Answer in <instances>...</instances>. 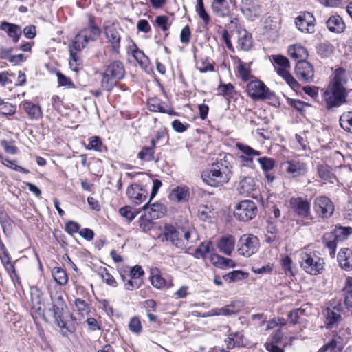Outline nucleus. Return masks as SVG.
Instances as JSON below:
<instances>
[{
  "instance_id": "f257e3e1",
  "label": "nucleus",
  "mask_w": 352,
  "mask_h": 352,
  "mask_svg": "<svg viewBox=\"0 0 352 352\" xmlns=\"http://www.w3.org/2000/svg\"><path fill=\"white\" fill-rule=\"evenodd\" d=\"M163 236L166 241L181 250L190 248L198 239L197 232L188 222H186V227L182 228L166 224L163 229Z\"/></svg>"
},
{
  "instance_id": "f03ea898",
  "label": "nucleus",
  "mask_w": 352,
  "mask_h": 352,
  "mask_svg": "<svg viewBox=\"0 0 352 352\" xmlns=\"http://www.w3.org/2000/svg\"><path fill=\"white\" fill-rule=\"evenodd\" d=\"M227 156H225L224 161L219 162L204 170L201 173L203 182L206 184L218 187L223 186L229 182L232 175V166L227 164Z\"/></svg>"
},
{
  "instance_id": "7ed1b4c3",
  "label": "nucleus",
  "mask_w": 352,
  "mask_h": 352,
  "mask_svg": "<svg viewBox=\"0 0 352 352\" xmlns=\"http://www.w3.org/2000/svg\"><path fill=\"white\" fill-rule=\"evenodd\" d=\"M300 265L303 270L311 275L323 272L324 261L316 251L303 249L300 252Z\"/></svg>"
},
{
  "instance_id": "20e7f679",
  "label": "nucleus",
  "mask_w": 352,
  "mask_h": 352,
  "mask_svg": "<svg viewBox=\"0 0 352 352\" xmlns=\"http://www.w3.org/2000/svg\"><path fill=\"white\" fill-rule=\"evenodd\" d=\"M125 70L122 62L115 60L109 65L102 75L101 86L103 89L110 91L117 82L124 76Z\"/></svg>"
},
{
  "instance_id": "39448f33",
  "label": "nucleus",
  "mask_w": 352,
  "mask_h": 352,
  "mask_svg": "<svg viewBox=\"0 0 352 352\" xmlns=\"http://www.w3.org/2000/svg\"><path fill=\"white\" fill-rule=\"evenodd\" d=\"M351 233V227H338L323 235L322 243L329 250L331 257H333L336 254L338 243L346 240Z\"/></svg>"
},
{
  "instance_id": "423d86ee",
  "label": "nucleus",
  "mask_w": 352,
  "mask_h": 352,
  "mask_svg": "<svg viewBox=\"0 0 352 352\" xmlns=\"http://www.w3.org/2000/svg\"><path fill=\"white\" fill-rule=\"evenodd\" d=\"M51 300L52 302V311L57 325L61 329L70 331L67 326V318L69 315L63 296L60 294H56L54 296H51Z\"/></svg>"
},
{
  "instance_id": "0eeeda50",
  "label": "nucleus",
  "mask_w": 352,
  "mask_h": 352,
  "mask_svg": "<svg viewBox=\"0 0 352 352\" xmlns=\"http://www.w3.org/2000/svg\"><path fill=\"white\" fill-rule=\"evenodd\" d=\"M325 107L328 109L337 108L346 102V89L328 85L323 94Z\"/></svg>"
},
{
  "instance_id": "6e6552de",
  "label": "nucleus",
  "mask_w": 352,
  "mask_h": 352,
  "mask_svg": "<svg viewBox=\"0 0 352 352\" xmlns=\"http://www.w3.org/2000/svg\"><path fill=\"white\" fill-rule=\"evenodd\" d=\"M259 246L257 236L253 234H243L239 240L237 251L240 255L250 257L258 251Z\"/></svg>"
},
{
  "instance_id": "1a4fd4ad",
  "label": "nucleus",
  "mask_w": 352,
  "mask_h": 352,
  "mask_svg": "<svg viewBox=\"0 0 352 352\" xmlns=\"http://www.w3.org/2000/svg\"><path fill=\"white\" fill-rule=\"evenodd\" d=\"M256 212L257 207L253 201L244 200L236 206L234 214L239 220L248 221L256 216Z\"/></svg>"
},
{
  "instance_id": "9d476101",
  "label": "nucleus",
  "mask_w": 352,
  "mask_h": 352,
  "mask_svg": "<svg viewBox=\"0 0 352 352\" xmlns=\"http://www.w3.org/2000/svg\"><path fill=\"white\" fill-rule=\"evenodd\" d=\"M247 91L253 99L271 98L273 93L261 80H252L248 84Z\"/></svg>"
},
{
  "instance_id": "9b49d317",
  "label": "nucleus",
  "mask_w": 352,
  "mask_h": 352,
  "mask_svg": "<svg viewBox=\"0 0 352 352\" xmlns=\"http://www.w3.org/2000/svg\"><path fill=\"white\" fill-rule=\"evenodd\" d=\"M314 211L321 218L327 219L334 212V206L332 201L325 196L317 197L314 201Z\"/></svg>"
},
{
  "instance_id": "f8f14e48",
  "label": "nucleus",
  "mask_w": 352,
  "mask_h": 352,
  "mask_svg": "<svg viewBox=\"0 0 352 352\" xmlns=\"http://www.w3.org/2000/svg\"><path fill=\"white\" fill-rule=\"evenodd\" d=\"M295 72L300 81L306 83L314 82L315 76L314 66L306 60H301L297 63Z\"/></svg>"
},
{
  "instance_id": "ddd939ff",
  "label": "nucleus",
  "mask_w": 352,
  "mask_h": 352,
  "mask_svg": "<svg viewBox=\"0 0 352 352\" xmlns=\"http://www.w3.org/2000/svg\"><path fill=\"white\" fill-rule=\"evenodd\" d=\"M292 210L299 217L308 219L310 216V204L302 197H292L289 201Z\"/></svg>"
},
{
  "instance_id": "4468645a",
  "label": "nucleus",
  "mask_w": 352,
  "mask_h": 352,
  "mask_svg": "<svg viewBox=\"0 0 352 352\" xmlns=\"http://www.w3.org/2000/svg\"><path fill=\"white\" fill-rule=\"evenodd\" d=\"M236 147L243 153V155L239 156L242 166L253 167V157L259 156L261 155L260 151L240 142L236 144Z\"/></svg>"
},
{
  "instance_id": "2eb2a0df",
  "label": "nucleus",
  "mask_w": 352,
  "mask_h": 352,
  "mask_svg": "<svg viewBox=\"0 0 352 352\" xmlns=\"http://www.w3.org/2000/svg\"><path fill=\"white\" fill-rule=\"evenodd\" d=\"M285 172L292 177L304 175L306 173V164L297 160L285 162L281 165Z\"/></svg>"
},
{
  "instance_id": "dca6fc26",
  "label": "nucleus",
  "mask_w": 352,
  "mask_h": 352,
  "mask_svg": "<svg viewBox=\"0 0 352 352\" xmlns=\"http://www.w3.org/2000/svg\"><path fill=\"white\" fill-rule=\"evenodd\" d=\"M243 308V305L241 302H232V303L226 305L223 307L214 308L210 310L206 316H231L239 313Z\"/></svg>"
},
{
  "instance_id": "f3484780",
  "label": "nucleus",
  "mask_w": 352,
  "mask_h": 352,
  "mask_svg": "<svg viewBox=\"0 0 352 352\" xmlns=\"http://www.w3.org/2000/svg\"><path fill=\"white\" fill-rule=\"evenodd\" d=\"M314 21L313 14L309 12H304L296 19L295 23L300 31L311 33L314 32Z\"/></svg>"
},
{
  "instance_id": "a211bd4d",
  "label": "nucleus",
  "mask_w": 352,
  "mask_h": 352,
  "mask_svg": "<svg viewBox=\"0 0 352 352\" xmlns=\"http://www.w3.org/2000/svg\"><path fill=\"white\" fill-rule=\"evenodd\" d=\"M348 79L349 73L347 71L342 67H339L331 74L329 85L342 89H346V85Z\"/></svg>"
},
{
  "instance_id": "6ab92c4d",
  "label": "nucleus",
  "mask_w": 352,
  "mask_h": 352,
  "mask_svg": "<svg viewBox=\"0 0 352 352\" xmlns=\"http://www.w3.org/2000/svg\"><path fill=\"white\" fill-rule=\"evenodd\" d=\"M105 34L109 41L111 43L112 50L115 52H118L121 36L120 30L121 29L114 24H110L104 26Z\"/></svg>"
},
{
  "instance_id": "aec40b11",
  "label": "nucleus",
  "mask_w": 352,
  "mask_h": 352,
  "mask_svg": "<svg viewBox=\"0 0 352 352\" xmlns=\"http://www.w3.org/2000/svg\"><path fill=\"white\" fill-rule=\"evenodd\" d=\"M126 195L129 199L135 204H140L147 197V192L138 184L130 185L127 188Z\"/></svg>"
},
{
  "instance_id": "412c9836",
  "label": "nucleus",
  "mask_w": 352,
  "mask_h": 352,
  "mask_svg": "<svg viewBox=\"0 0 352 352\" xmlns=\"http://www.w3.org/2000/svg\"><path fill=\"white\" fill-rule=\"evenodd\" d=\"M148 107L149 111L153 112H160L174 116L177 114L169 105L156 97L151 98L148 100Z\"/></svg>"
},
{
  "instance_id": "4be33fe9",
  "label": "nucleus",
  "mask_w": 352,
  "mask_h": 352,
  "mask_svg": "<svg viewBox=\"0 0 352 352\" xmlns=\"http://www.w3.org/2000/svg\"><path fill=\"white\" fill-rule=\"evenodd\" d=\"M0 30L5 32L14 43H17L21 36L22 30L19 25L3 21L0 24Z\"/></svg>"
},
{
  "instance_id": "5701e85b",
  "label": "nucleus",
  "mask_w": 352,
  "mask_h": 352,
  "mask_svg": "<svg viewBox=\"0 0 352 352\" xmlns=\"http://www.w3.org/2000/svg\"><path fill=\"white\" fill-rule=\"evenodd\" d=\"M338 262L345 271L352 270V250L347 248H342L338 254Z\"/></svg>"
},
{
  "instance_id": "b1692460",
  "label": "nucleus",
  "mask_w": 352,
  "mask_h": 352,
  "mask_svg": "<svg viewBox=\"0 0 352 352\" xmlns=\"http://www.w3.org/2000/svg\"><path fill=\"white\" fill-rule=\"evenodd\" d=\"M89 27L80 31L84 34V41L85 43L96 41L101 33L100 28L95 24L91 16H89Z\"/></svg>"
},
{
  "instance_id": "393cba45",
  "label": "nucleus",
  "mask_w": 352,
  "mask_h": 352,
  "mask_svg": "<svg viewBox=\"0 0 352 352\" xmlns=\"http://www.w3.org/2000/svg\"><path fill=\"white\" fill-rule=\"evenodd\" d=\"M235 245V239L232 235L221 236L217 243V248L221 253L231 255Z\"/></svg>"
},
{
  "instance_id": "a878e982",
  "label": "nucleus",
  "mask_w": 352,
  "mask_h": 352,
  "mask_svg": "<svg viewBox=\"0 0 352 352\" xmlns=\"http://www.w3.org/2000/svg\"><path fill=\"white\" fill-rule=\"evenodd\" d=\"M150 201L143 206V210L153 219L162 218L166 211L164 205L160 203L150 204Z\"/></svg>"
},
{
  "instance_id": "bb28decb",
  "label": "nucleus",
  "mask_w": 352,
  "mask_h": 352,
  "mask_svg": "<svg viewBox=\"0 0 352 352\" xmlns=\"http://www.w3.org/2000/svg\"><path fill=\"white\" fill-rule=\"evenodd\" d=\"M326 23L327 27L330 32L337 34L343 32L346 28L342 18L339 15H333L330 16Z\"/></svg>"
},
{
  "instance_id": "cd10ccee",
  "label": "nucleus",
  "mask_w": 352,
  "mask_h": 352,
  "mask_svg": "<svg viewBox=\"0 0 352 352\" xmlns=\"http://www.w3.org/2000/svg\"><path fill=\"white\" fill-rule=\"evenodd\" d=\"M287 52L292 58L298 62L301 61V60H305L308 56L307 49L298 44L289 46Z\"/></svg>"
},
{
  "instance_id": "c85d7f7f",
  "label": "nucleus",
  "mask_w": 352,
  "mask_h": 352,
  "mask_svg": "<svg viewBox=\"0 0 352 352\" xmlns=\"http://www.w3.org/2000/svg\"><path fill=\"white\" fill-rule=\"evenodd\" d=\"M190 197L189 188L186 186L174 188L169 194V198L178 202L186 201Z\"/></svg>"
},
{
  "instance_id": "c756f323",
  "label": "nucleus",
  "mask_w": 352,
  "mask_h": 352,
  "mask_svg": "<svg viewBox=\"0 0 352 352\" xmlns=\"http://www.w3.org/2000/svg\"><path fill=\"white\" fill-rule=\"evenodd\" d=\"M211 8L213 13L219 17H225L229 13V6L227 0H213Z\"/></svg>"
},
{
  "instance_id": "7c9ffc66",
  "label": "nucleus",
  "mask_w": 352,
  "mask_h": 352,
  "mask_svg": "<svg viewBox=\"0 0 352 352\" xmlns=\"http://www.w3.org/2000/svg\"><path fill=\"white\" fill-rule=\"evenodd\" d=\"M256 190V184L252 177H245L239 182L238 190L241 195H248Z\"/></svg>"
},
{
  "instance_id": "2f4dec72",
  "label": "nucleus",
  "mask_w": 352,
  "mask_h": 352,
  "mask_svg": "<svg viewBox=\"0 0 352 352\" xmlns=\"http://www.w3.org/2000/svg\"><path fill=\"white\" fill-rule=\"evenodd\" d=\"M238 45L244 51H248L252 46V38L251 34L245 30L238 31Z\"/></svg>"
},
{
  "instance_id": "473e14b6",
  "label": "nucleus",
  "mask_w": 352,
  "mask_h": 352,
  "mask_svg": "<svg viewBox=\"0 0 352 352\" xmlns=\"http://www.w3.org/2000/svg\"><path fill=\"white\" fill-rule=\"evenodd\" d=\"M210 261L213 265L219 268L234 267L235 266V263L232 259L217 254L210 255Z\"/></svg>"
},
{
  "instance_id": "72a5a7b5",
  "label": "nucleus",
  "mask_w": 352,
  "mask_h": 352,
  "mask_svg": "<svg viewBox=\"0 0 352 352\" xmlns=\"http://www.w3.org/2000/svg\"><path fill=\"white\" fill-rule=\"evenodd\" d=\"M155 140L153 139L150 146H144L138 153V158L142 161L150 162L154 159Z\"/></svg>"
},
{
  "instance_id": "f704fd0d",
  "label": "nucleus",
  "mask_w": 352,
  "mask_h": 352,
  "mask_svg": "<svg viewBox=\"0 0 352 352\" xmlns=\"http://www.w3.org/2000/svg\"><path fill=\"white\" fill-rule=\"evenodd\" d=\"M316 52L321 58H326L333 54L334 47L330 42L325 41L316 46Z\"/></svg>"
},
{
  "instance_id": "c9c22d12",
  "label": "nucleus",
  "mask_w": 352,
  "mask_h": 352,
  "mask_svg": "<svg viewBox=\"0 0 352 352\" xmlns=\"http://www.w3.org/2000/svg\"><path fill=\"white\" fill-rule=\"evenodd\" d=\"M341 319V316L338 311H336L333 309H327L326 311V318L325 325L328 329H331L338 324Z\"/></svg>"
},
{
  "instance_id": "e433bc0d",
  "label": "nucleus",
  "mask_w": 352,
  "mask_h": 352,
  "mask_svg": "<svg viewBox=\"0 0 352 352\" xmlns=\"http://www.w3.org/2000/svg\"><path fill=\"white\" fill-rule=\"evenodd\" d=\"M22 106L30 118L36 119L41 116V109L39 106L29 101L24 102Z\"/></svg>"
},
{
  "instance_id": "4c0bfd02",
  "label": "nucleus",
  "mask_w": 352,
  "mask_h": 352,
  "mask_svg": "<svg viewBox=\"0 0 352 352\" xmlns=\"http://www.w3.org/2000/svg\"><path fill=\"white\" fill-rule=\"evenodd\" d=\"M317 170L318 176L320 179L322 180L329 181L333 183L331 179H335L336 175L332 172L330 166H327V164H320L317 166Z\"/></svg>"
},
{
  "instance_id": "58836bf2",
  "label": "nucleus",
  "mask_w": 352,
  "mask_h": 352,
  "mask_svg": "<svg viewBox=\"0 0 352 352\" xmlns=\"http://www.w3.org/2000/svg\"><path fill=\"white\" fill-rule=\"evenodd\" d=\"M52 274L54 280L60 285H65L68 282V276L66 272L61 267H56L52 270Z\"/></svg>"
},
{
  "instance_id": "ea45409f",
  "label": "nucleus",
  "mask_w": 352,
  "mask_h": 352,
  "mask_svg": "<svg viewBox=\"0 0 352 352\" xmlns=\"http://www.w3.org/2000/svg\"><path fill=\"white\" fill-rule=\"evenodd\" d=\"M244 4L247 6V10L254 17H258L261 14L262 8L258 0H245Z\"/></svg>"
},
{
  "instance_id": "a19ab883",
  "label": "nucleus",
  "mask_w": 352,
  "mask_h": 352,
  "mask_svg": "<svg viewBox=\"0 0 352 352\" xmlns=\"http://www.w3.org/2000/svg\"><path fill=\"white\" fill-rule=\"evenodd\" d=\"M248 275V273H245L241 270H234L223 276V278L228 283H234L246 278Z\"/></svg>"
},
{
  "instance_id": "79ce46f5",
  "label": "nucleus",
  "mask_w": 352,
  "mask_h": 352,
  "mask_svg": "<svg viewBox=\"0 0 352 352\" xmlns=\"http://www.w3.org/2000/svg\"><path fill=\"white\" fill-rule=\"evenodd\" d=\"M88 150H94L97 152H102L105 148L102 140L98 136H92L89 139V144L86 146Z\"/></svg>"
},
{
  "instance_id": "37998d69",
  "label": "nucleus",
  "mask_w": 352,
  "mask_h": 352,
  "mask_svg": "<svg viewBox=\"0 0 352 352\" xmlns=\"http://www.w3.org/2000/svg\"><path fill=\"white\" fill-rule=\"evenodd\" d=\"M120 276L122 281L124 283V288L126 290L131 291L133 289H138L142 283V279L135 280L133 278H131L128 276H126L124 274H121Z\"/></svg>"
},
{
  "instance_id": "c03bdc74",
  "label": "nucleus",
  "mask_w": 352,
  "mask_h": 352,
  "mask_svg": "<svg viewBox=\"0 0 352 352\" xmlns=\"http://www.w3.org/2000/svg\"><path fill=\"white\" fill-rule=\"evenodd\" d=\"M212 248V242H202L195 250V257L206 258L210 252Z\"/></svg>"
},
{
  "instance_id": "a18cd8bd",
  "label": "nucleus",
  "mask_w": 352,
  "mask_h": 352,
  "mask_svg": "<svg viewBox=\"0 0 352 352\" xmlns=\"http://www.w3.org/2000/svg\"><path fill=\"white\" fill-rule=\"evenodd\" d=\"M340 124L343 129L352 133V112L344 113L340 118Z\"/></svg>"
},
{
  "instance_id": "49530a36",
  "label": "nucleus",
  "mask_w": 352,
  "mask_h": 352,
  "mask_svg": "<svg viewBox=\"0 0 352 352\" xmlns=\"http://www.w3.org/2000/svg\"><path fill=\"white\" fill-rule=\"evenodd\" d=\"M74 305L76 311L82 317L89 314L90 306L85 300H82L80 298H76L74 300Z\"/></svg>"
},
{
  "instance_id": "de8ad7c7",
  "label": "nucleus",
  "mask_w": 352,
  "mask_h": 352,
  "mask_svg": "<svg viewBox=\"0 0 352 352\" xmlns=\"http://www.w3.org/2000/svg\"><path fill=\"white\" fill-rule=\"evenodd\" d=\"M196 12L199 16L202 19L205 25H208L210 21V15L208 14L204 8L203 0H197L196 6Z\"/></svg>"
},
{
  "instance_id": "09e8293b",
  "label": "nucleus",
  "mask_w": 352,
  "mask_h": 352,
  "mask_svg": "<svg viewBox=\"0 0 352 352\" xmlns=\"http://www.w3.org/2000/svg\"><path fill=\"white\" fill-rule=\"evenodd\" d=\"M70 60H69V67L70 68L75 72L79 71L82 67V60L80 56L72 50H70Z\"/></svg>"
},
{
  "instance_id": "8fccbe9b",
  "label": "nucleus",
  "mask_w": 352,
  "mask_h": 352,
  "mask_svg": "<svg viewBox=\"0 0 352 352\" xmlns=\"http://www.w3.org/2000/svg\"><path fill=\"white\" fill-rule=\"evenodd\" d=\"M87 43L84 41V34L80 32L75 36L72 44L69 45V50L72 49V51L74 50L80 51L85 47Z\"/></svg>"
},
{
  "instance_id": "3c124183",
  "label": "nucleus",
  "mask_w": 352,
  "mask_h": 352,
  "mask_svg": "<svg viewBox=\"0 0 352 352\" xmlns=\"http://www.w3.org/2000/svg\"><path fill=\"white\" fill-rule=\"evenodd\" d=\"M87 43L84 41V34L80 32L75 36L72 44L69 45V50L72 49V51L74 50L80 51L85 47Z\"/></svg>"
},
{
  "instance_id": "603ef678",
  "label": "nucleus",
  "mask_w": 352,
  "mask_h": 352,
  "mask_svg": "<svg viewBox=\"0 0 352 352\" xmlns=\"http://www.w3.org/2000/svg\"><path fill=\"white\" fill-rule=\"evenodd\" d=\"M87 43L84 41V34L80 32L75 36L72 44L69 45V50L72 49V51L74 50L80 51L85 47Z\"/></svg>"
},
{
  "instance_id": "864d4df0",
  "label": "nucleus",
  "mask_w": 352,
  "mask_h": 352,
  "mask_svg": "<svg viewBox=\"0 0 352 352\" xmlns=\"http://www.w3.org/2000/svg\"><path fill=\"white\" fill-rule=\"evenodd\" d=\"M153 219L147 217V214L142 215L139 219V226L144 232L151 230L154 227Z\"/></svg>"
},
{
  "instance_id": "5fc2aeb1",
  "label": "nucleus",
  "mask_w": 352,
  "mask_h": 352,
  "mask_svg": "<svg viewBox=\"0 0 352 352\" xmlns=\"http://www.w3.org/2000/svg\"><path fill=\"white\" fill-rule=\"evenodd\" d=\"M258 162L264 172H268L275 166V160L267 157H260L258 159Z\"/></svg>"
},
{
  "instance_id": "6e6d98bb",
  "label": "nucleus",
  "mask_w": 352,
  "mask_h": 352,
  "mask_svg": "<svg viewBox=\"0 0 352 352\" xmlns=\"http://www.w3.org/2000/svg\"><path fill=\"white\" fill-rule=\"evenodd\" d=\"M217 91L220 95L232 97L234 94V87L231 83L221 84L217 88Z\"/></svg>"
},
{
  "instance_id": "4d7b16f0",
  "label": "nucleus",
  "mask_w": 352,
  "mask_h": 352,
  "mask_svg": "<svg viewBox=\"0 0 352 352\" xmlns=\"http://www.w3.org/2000/svg\"><path fill=\"white\" fill-rule=\"evenodd\" d=\"M129 329L136 334H140L142 332V327L139 317L134 316L131 318L129 323Z\"/></svg>"
},
{
  "instance_id": "13d9d810",
  "label": "nucleus",
  "mask_w": 352,
  "mask_h": 352,
  "mask_svg": "<svg viewBox=\"0 0 352 352\" xmlns=\"http://www.w3.org/2000/svg\"><path fill=\"white\" fill-rule=\"evenodd\" d=\"M0 113L3 116H12L16 111V107L8 102L0 104Z\"/></svg>"
},
{
  "instance_id": "bf43d9fd",
  "label": "nucleus",
  "mask_w": 352,
  "mask_h": 352,
  "mask_svg": "<svg viewBox=\"0 0 352 352\" xmlns=\"http://www.w3.org/2000/svg\"><path fill=\"white\" fill-rule=\"evenodd\" d=\"M305 314V309L302 308L294 309L288 315L290 322L296 324L299 322L300 316Z\"/></svg>"
},
{
  "instance_id": "052dcab7",
  "label": "nucleus",
  "mask_w": 352,
  "mask_h": 352,
  "mask_svg": "<svg viewBox=\"0 0 352 352\" xmlns=\"http://www.w3.org/2000/svg\"><path fill=\"white\" fill-rule=\"evenodd\" d=\"M119 212L122 217L126 218L129 221L133 220L136 216V213L134 212L132 208L129 206L121 208L119 210Z\"/></svg>"
},
{
  "instance_id": "680f3d73",
  "label": "nucleus",
  "mask_w": 352,
  "mask_h": 352,
  "mask_svg": "<svg viewBox=\"0 0 352 352\" xmlns=\"http://www.w3.org/2000/svg\"><path fill=\"white\" fill-rule=\"evenodd\" d=\"M100 276L102 278L103 281L105 282L107 285L116 287V281L113 276L110 274L108 270L106 268H103L100 271Z\"/></svg>"
},
{
  "instance_id": "e2e57ef3",
  "label": "nucleus",
  "mask_w": 352,
  "mask_h": 352,
  "mask_svg": "<svg viewBox=\"0 0 352 352\" xmlns=\"http://www.w3.org/2000/svg\"><path fill=\"white\" fill-rule=\"evenodd\" d=\"M287 103L291 107H292L293 108H294L295 109H296L297 111H300V112L304 111L305 107L309 106V104L308 103H306L303 101H301L299 100H296V99H292V98H287Z\"/></svg>"
},
{
  "instance_id": "0e129e2a",
  "label": "nucleus",
  "mask_w": 352,
  "mask_h": 352,
  "mask_svg": "<svg viewBox=\"0 0 352 352\" xmlns=\"http://www.w3.org/2000/svg\"><path fill=\"white\" fill-rule=\"evenodd\" d=\"M274 62L279 65L280 68H289L290 64L287 58L283 55H274L273 56Z\"/></svg>"
},
{
  "instance_id": "69168bd1",
  "label": "nucleus",
  "mask_w": 352,
  "mask_h": 352,
  "mask_svg": "<svg viewBox=\"0 0 352 352\" xmlns=\"http://www.w3.org/2000/svg\"><path fill=\"white\" fill-rule=\"evenodd\" d=\"M344 304L347 309H352V285H348L344 289Z\"/></svg>"
},
{
  "instance_id": "338daca9",
  "label": "nucleus",
  "mask_w": 352,
  "mask_h": 352,
  "mask_svg": "<svg viewBox=\"0 0 352 352\" xmlns=\"http://www.w3.org/2000/svg\"><path fill=\"white\" fill-rule=\"evenodd\" d=\"M197 68L201 73L213 72L214 70V66L211 64L207 58L202 60L200 65H197Z\"/></svg>"
},
{
  "instance_id": "774afa93",
  "label": "nucleus",
  "mask_w": 352,
  "mask_h": 352,
  "mask_svg": "<svg viewBox=\"0 0 352 352\" xmlns=\"http://www.w3.org/2000/svg\"><path fill=\"white\" fill-rule=\"evenodd\" d=\"M151 284L157 289H162L165 286L166 280L159 274H155L151 276Z\"/></svg>"
}]
</instances>
